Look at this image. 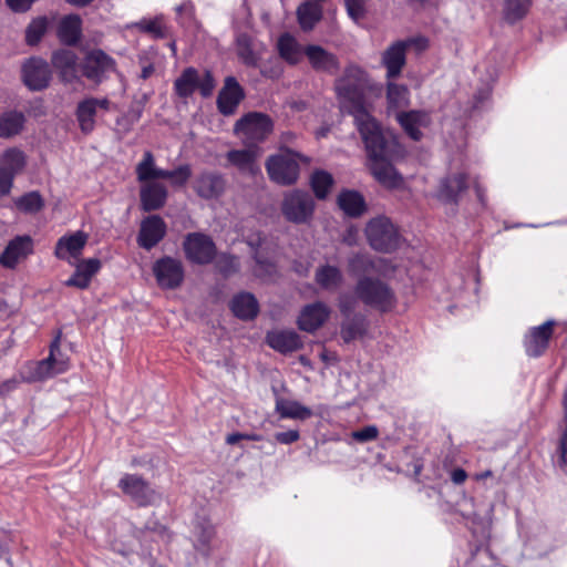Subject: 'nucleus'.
<instances>
[{"mask_svg":"<svg viewBox=\"0 0 567 567\" xmlns=\"http://www.w3.org/2000/svg\"><path fill=\"white\" fill-rule=\"evenodd\" d=\"M197 87L204 97L209 96L215 89V80L209 71H206L203 79L198 78Z\"/></svg>","mask_w":567,"mask_h":567,"instance_id":"58","label":"nucleus"},{"mask_svg":"<svg viewBox=\"0 0 567 567\" xmlns=\"http://www.w3.org/2000/svg\"><path fill=\"white\" fill-rule=\"evenodd\" d=\"M25 165V156L23 152L18 148H9L4 152L0 159V169L12 174L14 178L17 174L22 172Z\"/></svg>","mask_w":567,"mask_h":567,"instance_id":"44","label":"nucleus"},{"mask_svg":"<svg viewBox=\"0 0 567 567\" xmlns=\"http://www.w3.org/2000/svg\"><path fill=\"white\" fill-rule=\"evenodd\" d=\"M17 382L14 380H8L0 385V394L8 393L16 388Z\"/></svg>","mask_w":567,"mask_h":567,"instance_id":"64","label":"nucleus"},{"mask_svg":"<svg viewBox=\"0 0 567 567\" xmlns=\"http://www.w3.org/2000/svg\"><path fill=\"white\" fill-rule=\"evenodd\" d=\"M416 42H420L422 47H426V41L424 39H409L405 41H396L392 43L382 53L381 62L386 69L388 80L395 79L401 74L402 69L406 63V50Z\"/></svg>","mask_w":567,"mask_h":567,"instance_id":"12","label":"nucleus"},{"mask_svg":"<svg viewBox=\"0 0 567 567\" xmlns=\"http://www.w3.org/2000/svg\"><path fill=\"white\" fill-rule=\"evenodd\" d=\"M467 477V474L464 470L462 468H456L452 472V475H451V478H452V482L455 483V484H462L465 482Z\"/></svg>","mask_w":567,"mask_h":567,"instance_id":"63","label":"nucleus"},{"mask_svg":"<svg viewBox=\"0 0 567 567\" xmlns=\"http://www.w3.org/2000/svg\"><path fill=\"white\" fill-rule=\"evenodd\" d=\"M32 252V240L29 236L12 239L0 255V264L6 268H14L17 264Z\"/></svg>","mask_w":567,"mask_h":567,"instance_id":"22","label":"nucleus"},{"mask_svg":"<svg viewBox=\"0 0 567 567\" xmlns=\"http://www.w3.org/2000/svg\"><path fill=\"white\" fill-rule=\"evenodd\" d=\"M280 210L285 219L292 224H308L313 216L315 200L303 190L293 189L284 194Z\"/></svg>","mask_w":567,"mask_h":567,"instance_id":"6","label":"nucleus"},{"mask_svg":"<svg viewBox=\"0 0 567 567\" xmlns=\"http://www.w3.org/2000/svg\"><path fill=\"white\" fill-rule=\"evenodd\" d=\"M78 60L75 52L69 49L52 53L51 63L59 71L61 81L71 83L78 80Z\"/></svg>","mask_w":567,"mask_h":567,"instance_id":"23","label":"nucleus"},{"mask_svg":"<svg viewBox=\"0 0 567 567\" xmlns=\"http://www.w3.org/2000/svg\"><path fill=\"white\" fill-rule=\"evenodd\" d=\"M278 51L282 59L290 64H297L303 53L301 45L289 33L282 34L278 40Z\"/></svg>","mask_w":567,"mask_h":567,"instance_id":"38","label":"nucleus"},{"mask_svg":"<svg viewBox=\"0 0 567 567\" xmlns=\"http://www.w3.org/2000/svg\"><path fill=\"white\" fill-rule=\"evenodd\" d=\"M368 331V320L365 316L355 313L350 317H346V320L341 324V337L344 342H351L357 338L363 337Z\"/></svg>","mask_w":567,"mask_h":567,"instance_id":"36","label":"nucleus"},{"mask_svg":"<svg viewBox=\"0 0 567 567\" xmlns=\"http://www.w3.org/2000/svg\"><path fill=\"white\" fill-rule=\"evenodd\" d=\"M565 429L559 439L560 462L567 467V394L563 398Z\"/></svg>","mask_w":567,"mask_h":567,"instance_id":"55","label":"nucleus"},{"mask_svg":"<svg viewBox=\"0 0 567 567\" xmlns=\"http://www.w3.org/2000/svg\"><path fill=\"white\" fill-rule=\"evenodd\" d=\"M115 70V60L101 49L89 51L82 63L83 75L95 84L102 83L107 73Z\"/></svg>","mask_w":567,"mask_h":567,"instance_id":"10","label":"nucleus"},{"mask_svg":"<svg viewBox=\"0 0 567 567\" xmlns=\"http://www.w3.org/2000/svg\"><path fill=\"white\" fill-rule=\"evenodd\" d=\"M254 272L256 276L261 278H271L276 274V267L271 262L256 259Z\"/></svg>","mask_w":567,"mask_h":567,"instance_id":"57","label":"nucleus"},{"mask_svg":"<svg viewBox=\"0 0 567 567\" xmlns=\"http://www.w3.org/2000/svg\"><path fill=\"white\" fill-rule=\"evenodd\" d=\"M360 134L365 144L368 167L373 177L385 188L401 187L403 178L391 164L393 141L383 135L380 126Z\"/></svg>","mask_w":567,"mask_h":567,"instance_id":"2","label":"nucleus"},{"mask_svg":"<svg viewBox=\"0 0 567 567\" xmlns=\"http://www.w3.org/2000/svg\"><path fill=\"white\" fill-rule=\"evenodd\" d=\"M555 321L548 320L539 327L530 330L526 339V351L532 357L540 355L548 347L549 339L553 336Z\"/></svg>","mask_w":567,"mask_h":567,"instance_id":"26","label":"nucleus"},{"mask_svg":"<svg viewBox=\"0 0 567 567\" xmlns=\"http://www.w3.org/2000/svg\"><path fill=\"white\" fill-rule=\"evenodd\" d=\"M369 0H344L348 14L354 21L360 20L365 14V6Z\"/></svg>","mask_w":567,"mask_h":567,"instance_id":"54","label":"nucleus"},{"mask_svg":"<svg viewBox=\"0 0 567 567\" xmlns=\"http://www.w3.org/2000/svg\"><path fill=\"white\" fill-rule=\"evenodd\" d=\"M467 187V175L465 173H452L440 181L436 197L445 204H457L460 196Z\"/></svg>","mask_w":567,"mask_h":567,"instance_id":"17","label":"nucleus"},{"mask_svg":"<svg viewBox=\"0 0 567 567\" xmlns=\"http://www.w3.org/2000/svg\"><path fill=\"white\" fill-rule=\"evenodd\" d=\"M370 87L368 74L354 64L348 65L334 83L341 109L354 117L360 133H369L380 126L365 105V93Z\"/></svg>","mask_w":567,"mask_h":567,"instance_id":"1","label":"nucleus"},{"mask_svg":"<svg viewBox=\"0 0 567 567\" xmlns=\"http://www.w3.org/2000/svg\"><path fill=\"white\" fill-rule=\"evenodd\" d=\"M118 487L140 506L155 505L162 498L161 493L153 488L142 476L136 474L123 475L118 481Z\"/></svg>","mask_w":567,"mask_h":567,"instance_id":"8","label":"nucleus"},{"mask_svg":"<svg viewBox=\"0 0 567 567\" xmlns=\"http://www.w3.org/2000/svg\"><path fill=\"white\" fill-rule=\"evenodd\" d=\"M365 235L370 246L381 252H391L401 245V236L386 216L380 215L369 220Z\"/></svg>","mask_w":567,"mask_h":567,"instance_id":"5","label":"nucleus"},{"mask_svg":"<svg viewBox=\"0 0 567 567\" xmlns=\"http://www.w3.org/2000/svg\"><path fill=\"white\" fill-rule=\"evenodd\" d=\"M533 0H504L503 14L509 23L522 20L529 11Z\"/></svg>","mask_w":567,"mask_h":567,"instance_id":"42","label":"nucleus"},{"mask_svg":"<svg viewBox=\"0 0 567 567\" xmlns=\"http://www.w3.org/2000/svg\"><path fill=\"white\" fill-rule=\"evenodd\" d=\"M52 78L48 62L41 58L32 56L21 66V79L31 91H41L49 86Z\"/></svg>","mask_w":567,"mask_h":567,"instance_id":"11","label":"nucleus"},{"mask_svg":"<svg viewBox=\"0 0 567 567\" xmlns=\"http://www.w3.org/2000/svg\"><path fill=\"white\" fill-rule=\"evenodd\" d=\"M186 258L198 265H207L216 256V246L213 239L203 233H189L183 241Z\"/></svg>","mask_w":567,"mask_h":567,"instance_id":"9","label":"nucleus"},{"mask_svg":"<svg viewBox=\"0 0 567 567\" xmlns=\"http://www.w3.org/2000/svg\"><path fill=\"white\" fill-rule=\"evenodd\" d=\"M192 175L190 167L188 165H182L173 171H166L163 178L169 179L173 185H184Z\"/></svg>","mask_w":567,"mask_h":567,"instance_id":"52","label":"nucleus"},{"mask_svg":"<svg viewBox=\"0 0 567 567\" xmlns=\"http://www.w3.org/2000/svg\"><path fill=\"white\" fill-rule=\"evenodd\" d=\"M231 311L239 319L250 320L258 313V302L251 293L243 292L231 300Z\"/></svg>","mask_w":567,"mask_h":567,"instance_id":"35","label":"nucleus"},{"mask_svg":"<svg viewBox=\"0 0 567 567\" xmlns=\"http://www.w3.org/2000/svg\"><path fill=\"white\" fill-rule=\"evenodd\" d=\"M48 28V20L45 17H39L28 25L25 31V41L30 45L37 44L44 35Z\"/></svg>","mask_w":567,"mask_h":567,"instance_id":"49","label":"nucleus"},{"mask_svg":"<svg viewBox=\"0 0 567 567\" xmlns=\"http://www.w3.org/2000/svg\"><path fill=\"white\" fill-rule=\"evenodd\" d=\"M215 535L212 525H199L195 530V548L204 555L209 551V543Z\"/></svg>","mask_w":567,"mask_h":567,"instance_id":"50","label":"nucleus"},{"mask_svg":"<svg viewBox=\"0 0 567 567\" xmlns=\"http://www.w3.org/2000/svg\"><path fill=\"white\" fill-rule=\"evenodd\" d=\"M87 238L89 236L83 231L61 237L56 243L55 256L59 259H66L71 262L70 258H79L86 245Z\"/></svg>","mask_w":567,"mask_h":567,"instance_id":"27","label":"nucleus"},{"mask_svg":"<svg viewBox=\"0 0 567 567\" xmlns=\"http://www.w3.org/2000/svg\"><path fill=\"white\" fill-rule=\"evenodd\" d=\"M140 197L143 210H157L166 203L167 189L161 183H146L141 187Z\"/></svg>","mask_w":567,"mask_h":567,"instance_id":"29","label":"nucleus"},{"mask_svg":"<svg viewBox=\"0 0 567 567\" xmlns=\"http://www.w3.org/2000/svg\"><path fill=\"white\" fill-rule=\"evenodd\" d=\"M359 298L350 293H341L338 298V307L342 316L350 317L354 312Z\"/></svg>","mask_w":567,"mask_h":567,"instance_id":"53","label":"nucleus"},{"mask_svg":"<svg viewBox=\"0 0 567 567\" xmlns=\"http://www.w3.org/2000/svg\"><path fill=\"white\" fill-rule=\"evenodd\" d=\"M379 430L374 425H368L352 433V437L358 442H369L378 437Z\"/></svg>","mask_w":567,"mask_h":567,"instance_id":"56","label":"nucleus"},{"mask_svg":"<svg viewBox=\"0 0 567 567\" xmlns=\"http://www.w3.org/2000/svg\"><path fill=\"white\" fill-rule=\"evenodd\" d=\"M218 267L223 274L229 275L237 270L238 261L233 256H223L218 261Z\"/></svg>","mask_w":567,"mask_h":567,"instance_id":"59","label":"nucleus"},{"mask_svg":"<svg viewBox=\"0 0 567 567\" xmlns=\"http://www.w3.org/2000/svg\"><path fill=\"white\" fill-rule=\"evenodd\" d=\"M16 205L24 213H38L43 207V199L38 192H30L19 197Z\"/></svg>","mask_w":567,"mask_h":567,"instance_id":"48","label":"nucleus"},{"mask_svg":"<svg viewBox=\"0 0 567 567\" xmlns=\"http://www.w3.org/2000/svg\"><path fill=\"white\" fill-rule=\"evenodd\" d=\"M101 261L97 258L84 259L75 265V271L64 285L79 289H86L93 276L100 270Z\"/></svg>","mask_w":567,"mask_h":567,"instance_id":"28","label":"nucleus"},{"mask_svg":"<svg viewBox=\"0 0 567 567\" xmlns=\"http://www.w3.org/2000/svg\"><path fill=\"white\" fill-rule=\"evenodd\" d=\"M303 53L311 68L318 72L334 74L340 68V62L337 55L320 45H307Z\"/></svg>","mask_w":567,"mask_h":567,"instance_id":"19","label":"nucleus"},{"mask_svg":"<svg viewBox=\"0 0 567 567\" xmlns=\"http://www.w3.org/2000/svg\"><path fill=\"white\" fill-rule=\"evenodd\" d=\"M344 277L338 266L320 265L315 272L316 284L326 291H337L343 284Z\"/></svg>","mask_w":567,"mask_h":567,"instance_id":"30","label":"nucleus"},{"mask_svg":"<svg viewBox=\"0 0 567 567\" xmlns=\"http://www.w3.org/2000/svg\"><path fill=\"white\" fill-rule=\"evenodd\" d=\"M395 120L401 124L405 133L414 141L422 137L421 127H426L431 123V116L425 111L396 112Z\"/></svg>","mask_w":567,"mask_h":567,"instance_id":"24","label":"nucleus"},{"mask_svg":"<svg viewBox=\"0 0 567 567\" xmlns=\"http://www.w3.org/2000/svg\"><path fill=\"white\" fill-rule=\"evenodd\" d=\"M81 18L71 14L63 18L58 28V37L64 44L74 45L81 38Z\"/></svg>","mask_w":567,"mask_h":567,"instance_id":"34","label":"nucleus"},{"mask_svg":"<svg viewBox=\"0 0 567 567\" xmlns=\"http://www.w3.org/2000/svg\"><path fill=\"white\" fill-rule=\"evenodd\" d=\"M226 187L223 175L214 172H204L199 174L194 182L196 194L204 199L219 197Z\"/></svg>","mask_w":567,"mask_h":567,"instance_id":"21","label":"nucleus"},{"mask_svg":"<svg viewBox=\"0 0 567 567\" xmlns=\"http://www.w3.org/2000/svg\"><path fill=\"white\" fill-rule=\"evenodd\" d=\"M244 97L245 93L238 81L233 76L226 78L217 97L219 112L224 115L233 114Z\"/></svg>","mask_w":567,"mask_h":567,"instance_id":"20","label":"nucleus"},{"mask_svg":"<svg viewBox=\"0 0 567 567\" xmlns=\"http://www.w3.org/2000/svg\"><path fill=\"white\" fill-rule=\"evenodd\" d=\"M27 122L25 115L17 110L6 111L0 114V138H12L21 134Z\"/></svg>","mask_w":567,"mask_h":567,"instance_id":"31","label":"nucleus"},{"mask_svg":"<svg viewBox=\"0 0 567 567\" xmlns=\"http://www.w3.org/2000/svg\"><path fill=\"white\" fill-rule=\"evenodd\" d=\"M354 293L365 306L380 311H388L395 303L394 292L385 282L367 276L357 281Z\"/></svg>","mask_w":567,"mask_h":567,"instance_id":"4","label":"nucleus"},{"mask_svg":"<svg viewBox=\"0 0 567 567\" xmlns=\"http://www.w3.org/2000/svg\"><path fill=\"white\" fill-rule=\"evenodd\" d=\"M166 234V224L158 215L145 218L141 224L138 245L147 250L156 246Z\"/></svg>","mask_w":567,"mask_h":567,"instance_id":"18","label":"nucleus"},{"mask_svg":"<svg viewBox=\"0 0 567 567\" xmlns=\"http://www.w3.org/2000/svg\"><path fill=\"white\" fill-rule=\"evenodd\" d=\"M276 411L282 419L307 420L312 415V411L297 401L277 399Z\"/></svg>","mask_w":567,"mask_h":567,"instance_id":"37","label":"nucleus"},{"mask_svg":"<svg viewBox=\"0 0 567 567\" xmlns=\"http://www.w3.org/2000/svg\"><path fill=\"white\" fill-rule=\"evenodd\" d=\"M111 101L107 97H86L80 101L76 106L75 115L81 131L85 134L91 133L95 126L97 110L109 111Z\"/></svg>","mask_w":567,"mask_h":567,"instance_id":"16","label":"nucleus"},{"mask_svg":"<svg viewBox=\"0 0 567 567\" xmlns=\"http://www.w3.org/2000/svg\"><path fill=\"white\" fill-rule=\"evenodd\" d=\"M12 174L0 169V197L6 196L10 193L13 186Z\"/></svg>","mask_w":567,"mask_h":567,"instance_id":"60","label":"nucleus"},{"mask_svg":"<svg viewBox=\"0 0 567 567\" xmlns=\"http://www.w3.org/2000/svg\"><path fill=\"white\" fill-rule=\"evenodd\" d=\"M136 175L138 182L152 183L151 181L163 178L165 169L155 166L154 156L151 152H145L143 159L136 166Z\"/></svg>","mask_w":567,"mask_h":567,"instance_id":"39","label":"nucleus"},{"mask_svg":"<svg viewBox=\"0 0 567 567\" xmlns=\"http://www.w3.org/2000/svg\"><path fill=\"white\" fill-rule=\"evenodd\" d=\"M153 272L157 285L163 289H176L184 280L183 264L173 257H163L155 261Z\"/></svg>","mask_w":567,"mask_h":567,"instance_id":"13","label":"nucleus"},{"mask_svg":"<svg viewBox=\"0 0 567 567\" xmlns=\"http://www.w3.org/2000/svg\"><path fill=\"white\" fill-rule=\"evenodd\" d=\"M338 205L350 217H359L367 209L363 196L355 190L341 192L338 196Z\"/></svg>","mask_w":567,"mask_h":567,"instance_id":"33","label":"nucleus"},{"mask_svg":"<svg viewBox=\"0 0 567 567\" xmlns=\"http://www.w3.org/2000/svg\"><path fill=\"white\" fill-rule=\"evenodd\" d=\"M6 2L14 12H27L34 0H6Z\"/></svg>","mask_w":567,"mask_h":567,"instance_id":"62","label":"nucleus"},{"mask_svg":"<svg viewBox=\"0 0 567 567\" xmlns=\"http://www.w3.org/2000/svg\"><path fill=\"white\" fill-rule=\"evenodd\" d=\"M348 268L352 274H367L374 268V264L368 255L355 254L349 258Z\"/></svg>","mask_w":567,"mask_h":567,"instance_id":"51","label":"nucleus"},{"mask_svg":"<svg viewBox=\"0 0 567 567\" xmlns=\"http://www.w3.org/2000/svg\"><path fill=\"white\" fill-rule=\"evenodd\" d=\"M267 342L272 349L282 353L296 351L302 346L299 334L292 330L269 332Z\"/></svg>","mask_w":567,"mask_h":567,"instance_id":"32","label":"nucleus"},{"mask_svg":"<svg viewBox=\"0 0 567 567\" xmlns=\"http://www.w3.org/2000/svg\"><path fill=\"white\" fill-rule=\"evenodd\" d=\"M135 27L144 33L150 34L154 39H163L168 35V29L163 22L162 17L154 19H143L138 21Z\"/></svg>","mask_w":567,"mask_h":567,"instance_id":"45","label":"nucleus"},{"mask_svg":"<svg viewBox=\"0 0 567 567\" xmlns=\"http://www.w3.org/2000/svg\"><path fill=\"white\" fill-rule=\"evenodd\" d=\"M300 437L299 432L297 430H289L287 432L276 433L275 439L277 442L281 444H291L298 441Z\"/></svg>","mask_w":567,"mask_h":567,"instance_id":"61","label":"nucleus"},{"mask_svg":"<svg viewBox=\"0 0 567 567\" xmlns=\"http://www.w3.org/2000/svg\"><path fill=\"white\" fill-rule=\"evenodd\" d=\"M297 16L301 29L303 31H310L316 23L320 21L322 10L317 3L306 2L298 8Z\"/></svg>","mask_w":567,"mask_h":567,"instance_id":"41","label":"nucleus"},{"mask_svg":"<svg viewBox=\"0 0 567 567\" xmlns=\"http://www.w3.org/2000/svg\"><path fill=\"white\" fill-rule=\"evenodd\" d=\"M274 130V122L269 115L259 112H250L239 118L234 127L236 135L243 138L245 144L256 146L265 141Z\"/></svg>","mask_w":567,"mask_h":567,"instance_id":"7","label":"nucleus"},{"mask_svg":"<svg viewBox=\"0 0 567 567\" xmlns=\"http://www.w3.org/2000/svg\"><path fill=\"white\" fill-rule=\"evenodd\" d=\"M61 332L54 338L50 346V354L47 359L38 362L34 375L42 380L64 372L69 367V361L60 350Z\"/></svg>","mask_w":567,"mask_h":567,"instance_id":"15","label":"nucleus"},{"mask_svg":"<svg viewBox=\"0 0 567 567\" xmlns=\"http://www.w3.org/2000/svg\"><path fill=\"white\" fill-rule=\"evenodd\" d=\"M198 72L194 68L185 69L182 74L175 80L174 89L179 97L186 99L190 96L197 89Z\"/></svg>","mask_w":567,"mask_h":567,"instance_id":"40","label":"nucleus"},{"mask_svg":"<svg viewBox=\"0 0 567 567\" xmlns=\"http://www.w3.org/2000/svg\"><path fill=\"white\" fill-rule=\"evenodd\" d=\"M331 309L322 301L306 305L297 319V326L301 331L313 333L329 319Z\"/></svg>","mask_w":567,"mask_h":567,"instance_id":"14","label":"nucleus"},{"mask_svg":"<svg viewBox=\"0 0 567 567\" xmlns=\"http://www.w3.org/2000/svg\"><path fill=\"white\" fill-rule=\"evenodd\" d=\"M389 109L399 110L409 105L410 92L406 85L389 82L386 85Z\"/></svg>","mask_w":567,"mask_h":567,"instance_id":"43","label":"nucleus"},{"mask_svg":"<svg viewBox=\"0 0 567 567\" xmlns=\"http://www.w3.org/2000/svg\"><path fill=\"white\" fill-rule=\"evenodd\" d=\"M260 156V150L257 146L249 145L244 150H231L227 152L226 159L229 165L236 167L245 174H255L257 171V159Z\"/></svg>","mask_w":567,"mask_h":567,"instance_id":"25","label":"nucleus"},{"mask_svg":"<svg viewBox=\"0 0 567 567\" xmlns=\"http://www.w3.org/2000/svg\"><path fill=\"white\" fill-rule=\"evenodd\" d=\"M237 53L239 59L248 66H256L258 62V55L254 51L251 45V39L241 34L237 38Z\"/></svg>","mask_w":567,"mask_h":567,"instance_id":"46","label":"nucleus"},{"mask_svg":"<svg viewBox=\"0 0 567 567\" xmlns=\"http://www.w3.org/2000/svg\"><path fill=\"white\" fill-rule=\"evenodd\" d=\"M298 161L308 163L309 158L290 148H281L279 154L271 155L266 162L269 178L281 186L295 184L299 178Z\"/></svg>","mask_w":567,"mask_h":567,"instance_id":"3","label":"nucleus"},{"mask_svg":"<svg viewBox=\"0 0 567 567\" xmlns=\"http://www.w3.org/2000/svg\"><path fill=\"white\" fill-rule=\"evenodd\" d=\"M333 184L332 175L324 171H317L311 176V186L316 196L320 199L326 198Z\"/></svg>","mask_w":567,"mask_h":567,"instance_id":"47","label":"nucleus"}]
</instances>
